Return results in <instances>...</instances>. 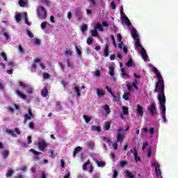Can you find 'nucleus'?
Masks as SVG:
<instances>
[{"instance_id": "obj_51", "label": "nucleus", "mask_w": 178, "mask_h": 178, "mask_svg": "<svg viewBox=\"0 0 178 178\" xmlns=\"http://www.w3.org/2000/svg\"><path fill=\"white\" fill-rule=\"evenodd\" d=\"M111 6L112 9L113 10L116 9V3H115V1H111Z\"/></svg>"}, {"instance_id": "obj_64", "label": "nucleus", "mask_w": 178, "mask_h": 178, "mask_svg": "<svg viewBox=\"0 0 178 178\" xmlns=\"http://www.w3.org/2000/svg\"><path fill=\"white\" fill-rule=\"evenodd\" d=\"M118 42H122V35H120V33H118Z\"/></svg>"}, {"instance_id": "obj_4", "label": "nucleus", "mask_w": 178, "mask_h": 178, "mask_svg": "<svg viewBox=\"0 0 178 178\" xmlns=\"http://www.w3.org/2000/svg\"><path fill=\"white\" fill-rule=\"evenodd\" d=\"M147 111L150 114V116H155V111H156V105H155L154 103H152L148 106Z\"/></svg>"}, {"instance_id": "obj_59", "label": "nucleus", "mask_w": 178, "mask_h": 178, "mask_svg": "<svg viewBox=\"0 0 178 178\" xmlns=\"http://www.w3.org/2000/svg\"><path fill=\"white\" fill-rule=\"evenodd\" d=\"M3 36L5 37V40H9V38H10L9 34L7 32H5L3 33Z\"/></svg>"}, {"instance_id": "obj_61", "label": "nucleus", "mask_w": 178, "mask_h": 178, "mask_svg": "<svg viewBox=\"0 0 178 178\" xmlns=\"http://www.w3.org/2000/svg\"><path fill=\"white\" fill-rule=\"evenodd\" d=\"M43 79H49V74L44 73L43 74Z\"/></svg>"}, {"instance_id": "obj_22", "label": "nucleus", "mask_w": 178, "mask_h": 178, "mask_svg": "<svg viewBox=\"0 0 178 178\" xmlns=\"http://www.w3.org/2000/svg\"><path fill=\"white\" fill-rule=\"evenodd\" d=\"M95 29L99 30V31H104V28L102 27L101 23H97L95 27Z\"/></svg>"}, {"instance_id": "obj_5", "label": "nucleus", "mask_w": 178, "mask_h": 178, "mask_svg": "<svg viewBox=\"0 0 178 178\" xmlns=\"http://www.w3.org/2000/svg\"><path fill=\"white\" fill-rule=\"evenodd\" d=\"M38 147L40 151H42V152H45V148H47V143L45 140H39L38 142Z\"/></svg>"}, {"instance_id": "obj_8", "label": "nucleus", "mask_w": 178, "mask_h": 178, "mask_svg": "<svg viewBox=\"0 0 178 178\" xmlns=\"http://www.w3.org/2000/svg\"><path fill=\"white\" fill-rule=\"evenodd\" d=\"M131 152L134 153V156L135 158L136 162H137V161L138 162L141 161V159H140V156H138V153L137 152V148L134 147V151L133 149H131Z\"/></svg>"}, {"instance_id": "obj_14", "label": "nucleus", "mask_w": 178, "mask_h": 178, "mask_svg": "<svg viewBox=\"0 0 178 178\" xmlns=\"http://www.w3.org/2000/svg\"><path fill=\"white\" fill-rule=\"evenodd\" d=\"M41 95L43 96L44 98L48 97V88L44 87L41 91Z\"/></svg>"}, {"instance_id": "obj_16", "label": "nucleus", "mask_w": 178, "mask_h": 178, "mask_svg": "<svg viewBox=\"0 0 178 178\" xmlns=\"http://www.w3.org/2000/svg\"><path fill=\"white\" fill-rule=\"evenodd\" d=\"M104 56L108 58L109 56V45L106 44L104 48Z\"/></svg>"}, {"instance_id": "obj_37", "label": "nucleus", "mask_w": 178, "mask_h": 178, "mask_svg": "<svg viewBox=\"0 0 178 178\" xmlns=\"http://www.w3.org/2000/svg\"><path fill=\"white\" fill-rule=\"evenodd\" d=\"M13 173H15V171L13 170H9L7 172V174L6 175V177H10V176H12V175H13Z\"/></svg>"}, {"instance_id": "obj_34", "label": "nucleus", "mask_w": 178, "mask_h": 178, "mask_svg": "<svg viewBox=\"0 0 178 178\" xmlns=\"http://www.w3.org/2000/svg\"><path fill=\"white\" fill-rule=\"evenodd\" d=\"M74 90H75V92H76L77 97H81V93L80 92V89L79 88V87L78 86H75L74 87Z\"/></svg>"}, {"instance_id": "obj_42", "label": "nucleus", "mask_w": 178, "mask_h": 178, "mask_svg": "<svg viewBox=\"0 0 178 178\" xmlns=\"http://www.w3.org/2000/svg\"><path fill=\"white\" fill-rule=\"evenodd\" d=\"M127 66L128 67L133 66V58H130L129 60H128V62L127 63Z\"/></svg>"}, {"instance_id": "obj_55", "label": "nucleus", "mask_w": 178, "mask_h": 178, "mask_svg": "<svg viewBox=\"0 0 178 178\" xmlns=\"http://www.w3.org/2000/svg\"><path fill=\"white\" fill-rule=\"evenodd\" d=\"M33 91H34V89H33V88L30 87V88L27 90L26 92H28V94H33Z\"/></svg>"}, {"instance_id": "obj_35", "label": "nucleus", "mask_w": 178, "mask_h": 178, "mask_svg": "<svg viewBox=\"0 0 178 178\" xmlns=\"http://www.w3.org/2000/svg\"><path fill=\"white\" fill-rule=\"evenodd\" d=\"M121 72H122V76H126L127 79H130V76L127 74V73H126V70H124V68H122Z\"/></svg>"}, {"instance_id": "obj_60", "label": "nucleus", "mask_w": 178, "mask_h": 178, "mask_svg": "<svg viewBox=\"0 0 178 178\" xmlns=\"http://www.w3.org/2000/svg\"><path fill=\"white\" fill-rule=\"evenodd\" d=\"M18 49H19V51L21 53L24 52V49H23V47H22V45H19V46H18Z\"/></svg>"}, {"instance_id": "obj_49", "label": "nucleus", "mask_w": 178, "mask_h": 178, "mask_svg": "<svg viewBox=\"0 0 178 178\" xmlns=\"http://www.w3.org/2000/svg\"><path fill=\"white\" fill-rule=\"evenodd\" d=\"M118 175H119V172H118V170H115L113 173V178L118 177Z\"/></svg>"}, {"instance_id": "obj_45", "label": "nucleus", "mask_w": 178, "mask_h": 178, "mask_svg": "<svg viewBox=\"0 0 178 178\" xmlns=\"http://www.w3.org/2000/svg\"><path fill=\"white\" fill-rule=\"evenodd\" d=\"M90 165V160H88L86 163H84L83 165V169L86 170L87 169V165Z\"/></svg>"}, {"instance_id": "obj_63", "label": "nucleus", "mask_w": 178, "mask_h": 178, "mask_svg": "<svg viewBox=\"0 0 178 178\" xmlns=\"http://www.w3.org/2000/svg\"><path fill=\"white\" fill-rule=\"evenodd\" d=\"M29 127H30V129H32V130H34V122H30Z\"/></svg>"}, {"instance_id": "obj_24", "label": "nucleus", "mask_w": 178, "mask_h": 178, "mask_svg": "<svg viewBox=\"0 0 178 178\" xmlns=\"http://www.w3.org/2000/svg\"><path fill=\"white\" fill-rule=\"evenodd\" d=\"M104 111L106 115H109V113H111V108L108 104L104 105Z\"/></svg>"}, {"instance_id": "obj_41", "label": "nucleus", "mask_w": 178, "mask_h": 178, "mask_svg": "<svg viewBox=\"0 0 178 178\" xmlns=\"http://www.w3.org/2000/svg\"><path fill=\"white\" fill-rule=\"evenodd\" d=\"M15 19H16V22H17V23H19V22H20V20H22V15H20V14H16Z\"/></svg>"}, {"instance_id": "obj_46", "label": "nucleus", "mask_w": 178, "mask_h": 178, "mask_svg": "<svg viewBox=\"0 0 178 178\" xmlns=\"http://www.w3.org/2000/svg\"><path fill=\"white\" fill-rule=\"evenodd\" d=\"M47 24H48V22H42L41 24H40V27L42 30H44L45 27H47Z\"/></svg>"}, {"instance_id": "obj_56", "label": "nucleus", "mask_w": 178, "mask_h": 178, "mask_svg": "<svg viewBox=\"0 0 178 178\" xmlns=\"http://www.w3.org/2000/svg\"><path fill=\"white\" fill-rule=\"evenodd\" d=\"M105 88H106V90H107L108 92H109V94H111V95H112V94H113V92H112V90H111L109 88V86H106Z\"/></svg>"}, {"instance_id": "obj_43", "label": "nucleus", "mask_w": 178, "mask_h": 178, "mask_svg": "<svg viewBox=\"0 0 178 178\" xmlns=\"http://www.w3.org/2000/svg\"><path fill=\"white\" fill-rule=\"evenodd\" d=\"M1 56H2V58H3L4 60L6 62H8V57L6 56V53L5 52H1Z\"/></svg>"}, {"instance_id": "obj_25", "label": "nucleus", "mask_w": 178, "mask_h": 178, "mask_svg": "<svg viewBox=\"0 0 178 178\" xmlns=\"http://www.w3.org/2000/svg\"><path fill=\"white\" fill-rule=\"evenodd\" d=\"M136 48H141L143 49V45L140 42V39H135Z\"/></svg>"}, {"instance_id": "obj_33", "label": "nucleus", "mask_w": 178, "mask_h": 178, "mask_svg": "<svg viewBox=\"0 0 178 178\" xmlns=\"http://www.w3.org/2000/svg\"><path fill=\"white\" fill-rule=\"evenodd\" d=\"M83 119L85 120L86 123H90L91 121V117L88 115H83Z\"/></svg>"}, {"instance_id": "obj_23", "label": "nucleus", "mask_w": 178, "mask_h": 178, "mask_svg": "<svg viewBox=\"0 0 178 178\" xmlns=\"http://www.w3.org/2000/svg\"><path fill=\"white\" fill-rule=\"evenodd\" d=\"M122 20L125 22L127 26H131V22H130V19H129V18L127 16H124V18H122Z\"/></svg>"}, {"instance_id": "obj_36", "label": "nucleus", "mask_w": 178, "mask_h": 178, "mask_svg": "<svg viewBox=\"0 0 178 178\" xmlns=\"http://www.w3.org/2000/svg\"><path fill=\"white\" fill-rule=\"evenodd\" d=\"M91 34H92V37H97L98 34V31H97V29H94L92 31H91Z\"/></svg>"}, {"instance_id": "obj_29", "label": "nucleus", "mask_w": 178, "mask_h": 178, "mask_svg": "<svg viewBox=\"0 0 178 178\" xmlns=\"http://www.w3.org/2000/svg\"><path fill=\"white\" fill-rule=\"evenodd\" d=\"M9 156V152L8 150H3V158L6 159Z\"/></svg>"}, {"instance_id": "obj_50", "label": "nucleus", "mask_w": 178, "mask_h": 178, "mask_svg": "<svg viewBox=\"0 0 178 178\" xmlns=\"http://www.w3.org/2000/svg\"><path fill=\"white\" fill-rule=\"evenodd\" d=\"M27 34L30 38H34V34H33V33H31V31H30L29 30L27 31Z\"/></svg>"}, {"instance_id": "obj_11", "label": "nucleus", "mask_w": 178, "mask_h": 178, "mask_svg": "<svg viewBox=\"0 0 178 178\" xmlns=\"http://www.w3.org/2000/svg\"><path fill=\"white\" fill-rule=\"evenodd\" d=\"M131 36L134 40H137L138 39V35L137 34V30L136 29L133 28L131 31Z\"/></svg>"}, {"instance_id": "obj_38", "label": "nucleus", "mask_w": 178, "mask_h": 178, "mask_svg": "<svg viewBox=\"0 0 178 178\" xmlns=\"http://www.w3.org/2000/svg\"><path fill=\"white\" fill-rule=\"evenodd\" d=\"M147 158H151V155H152V149L151 148L147 149Z\"/></svg>"}, {"instance_id": "obj_47", "label": "nucleus", "mask_w": 178, "mask_h": 178, "mask_svg": "<svg viewBox=\"0 0 178 178\" xmlns=\"http://www.w3.org/2000/svg\"><path fill=\"white\" fill-rule=\"evenodd\" d=\"M137 84H138V81H135L132 83V86L134 87L135 90H138V87H137Z\"/></svg>"}, {"instance_id": "obj_62", "label": "nucleus", "mask_w": 178, "mask_h": 178, "mask_svg": "<svg viewBox=\"0 0 178 178\" xmlns=\"http://www.w3.org/2000/svg\"><path fill=\"white\" fill-rule=\"evenodd\" d=\"M65 55H67V56H71L72 55V50L69 49V50H66L65 51Z\"/></svg>"}, {"instance_id": "obj_53", "label": "nucleus", "mask_w": 178, "mask_h": 178, "mask_svg": "<svg viewBox=\"0 0 178 178\" xmlns=\"http://www.w3.org/2000/svg\"><path fill=\"white\" fill-rule=\"evenodd\" d=\"M75 49H76V53L78 54V55L81 56V51L80 50V49L79 48L78 46H76L75 47Z\"/></svg>"}, {"instance_id": "obj_10", "label": "nucleus", "mask_w": 178, "mask_h": 178, "mask_svg": "<svg viewBox=\"0 0 178 178\" xmlns=\"http://www.w3.org/2000/svg\"><path fill=\"white\" fill-rule=\"evenodd\" d=\"M139 52L145 62H147V51H145V49H144V47H142L141 50Z\"/></svg>"}, {"instance_id": "obj_52", "label": "nucleus", "mask_w": 178, "mask_h": 178, "mask_svg": "<svg viewBox=\"0 0 178 178\" xmlns=\"http://www.w3.org/2000/svg\"><path fill=\"white\" fill-rule=\"evenodd\" d=\"M81 149H83V148L80 146H78L74 149V151H75V152H77V154H78V152H80V151H81Z\"/></svg>"}, {"instance_id": "obj_28", "label": "nucleus", "mask_w": 178, "mask_h": 178, "mask_svg": "<svg viewBox=\"0 0 178 178\" xmlns=\"http://www.w3.org/2000/svg\"><path fill=\"white\" fill-rule=\"evenodd\" d=\"M88 30V26L86 24H84L81 26V31L82 33H86Z\"/></svg>"}, {"instance_id": "obj_9", "label": "nucleus", "mask_w": 178, "mask_h": 178, "mask_svg": "<svg viewBox=\"0 0 178 178\" xmlns=\"http://www.w3.org/2000/svg\"><path fill=\"white\" fill-rule=\"evenodd\" d=\"M136 111H137V114L140 115V118H143V116H144V111H143V106H140V104H138L136 106Z\"/></svg>"}, {"instance_id": "obj_19", "label": "nucleus", "mask_w": 178, "mask_h": 178, "mask_svg": "<svg viewBox=\"0 0 178 178\" xmlns=\"http://www.w3.org/2000/svg\"><path fill=\"white\" fill-rule=\"evenodd\" d=\"M122 98L125 100V101H129L130 99V92H124V95H122Z\"/></svg>"}, {"instance_id": "obj_40", "label": "nucleus", "mask_w": 178, "mask_h": 178, "mask_svg": "<svg viewBox=\"0 0 178 178\" xmlns=\"http://www.w3.org/2000/svg\"><path fill=\"white\" fill-rule=\"evenodd\" d=\"M126 165H127V161L122 160L120 162V165L121 166V168H124V166H126Z\"/></svg>"}, {"instance_id": "obj_15", "label": "nucleus", "mask_w": 178, "mask_h": 178, "mask_svg": "<svg viewBox=\"0 0 178 178\" xmlns=\"http://www.w3.org/2000/svg\"><path fill=\"white\" fill-rule=\"evenodd\" d=\"M15 93L18 95V97H19V98H22V99H26V98H27V96L19 90H16Z\"/></svg>"}, {"instance_id": "obj_39", "label": "nucleus", "mask_w": 178, "mask_h": 178, "mask_svg": "<svg viewBox=\"0 0 178 178\" xmlns=\"http://www.w3.org/2000/svg\"><path fill=\"white\" fill-rule=\"evenodd\" d=\"M19 5L21 8H24V6H26V1H24V0H19Z\"/></svg>"}, {"instance_id": "obj_7", "label": "nucleus", "mask_w": 178, "mask_h": 178, "mask_svg": "<svg viewBox=\"0 0 178 178\" xmlns=\"http://www.w3.org/2000/svg\"><path fill=\"white\" fill-rule=\"evenodd\" d=\"M30 152H33V154H34V155H35V156H33V159L34 161H40V157L38 156V155H41V152L36 151L34 149H31Z\"/></svg>"}, {"instance_id": "obj_21", "label": "nucleus", "mask_w": 178, "mask_h": 178, "mask_svg": "<svg viewBox=\"0 0 178 178\" xmlns=\"http://www.w3.org/2000/svg\"><path fill=\"white\" fill-rule=\"evenodd\" d=\"M109 74L111 77L115 76V67L113 66L109 67Z\"/></svg>"}, {"instance_id": "obj_44", "label": "nucleus", "mask_w": 178, "mask_h": 178, "mask_svg": "<svg viewBox=\"0 0 178 178\" xmlns=\"http://www.w3.org/2000/svg\"><path fill=\"white\" fill-rule=\"evenodd\" d=\"M92 41H94V39L92 38H88V39H87V44H88V45H91V44H92Z\"/></svg>"}, {"instance_id": "obj_1", "label": "nucleus", "mask_w": 178, "mask_h": 178, "mask_svg": "<svg viewBox=\"0 0 178 178\" xmlns=\"http://www.w3.org/2000/svg\"><path fill=\"white\" fill-rule=\"evenodd\" d=\"M153 72L157 77V82L155 85L154 92H159V102H166V96H165V82L163 77L158 69L155 67L152 69Z\"/></svg>"}, {"instance_id": "obj_57", "label": "nucleus", "mask_w": 178, "mask_h": 178, "mask_svg": "<svg viewBox=\"0 0 178 178\" xmlns=\"http://www.w3.org/2000/svg\"><path fill=\"white\" fill-rule=\"evenodd\" d=\"M122 49H123L124 54H127V52H129V49H127V47H126V46H123Z\"/></svg>"}, {"instance_id": "obj_26", "label": "nucleus", "mask_w": 178, "mask_h": 178, "mask_svg": "<svg viewBox=\"0 0 178 178\" xmlns=\"http://www.w3.org/2000/svg\"><path fill=\"white\" fill-rule=\"evenodd\" d=\"M92 130L93 131H98V132H99V131H101V127H99V126L96 127L95 125H92Z\"/></svg>"}, {"instance_id": "obj_31", "label": "nucleus", "mask_w": 178, "mask_h": 178, "mask_svg": "<svg viewBox=\"0 0 178 178\" xmlns=\"http://www.w3.org/2000/svg\"><path fill=\"white\" fill-rule=\"evenodd\" d=\"M122 112L123 114L127 115H129V108L126 107V106H123L122 107Z\"/></svg>"}, {"instance_id": "obj_48", "label": "nucleus", "mask_w": 178, "mask_h": 178, "mask_svg": "<svg viewBox=\"0 0 178 178\" xmlns=\"http://www.w3.org/2000/svg\"><path fill=\"white\" fill-rule=\"evenodd\" d=\"M19 86H20L22 88H26L27 87V86H26V84L22 81L19 82Z\"/></svg>"}, {"instance_id": "obj_32", "label": "nucleus", "mask_w": 178, "mask_h": 178, "mask_svg": "<svg viewBox=\"0 0 178 178\" xmlns=\"http://www.w3.org/2000/svg\"><path fill=\"white\" fill-rule=\"evenodd\" d=\"M126 176L128 178H134V175L131 173V172L130 171H126Z\"/></svg>"}, {"instance_id": "obj_18", "label": "nucleus", "mask_w": 178, "mask_h": 178, "mask_svg": "<svg viewBox=\"0 0 178 178\" xmlns=\"http://www.w3.org/2000/svg\"><path fill=\"white\" fill-rule=\"evenodd\" d=\"M6 133L8 134H10L12 137H14L15 138H17V134H15V131L10 129H6Z\"/></svg>"}, {"instance_id": "obj_6", "label": "nucleus", "mask_w": 178, "mask_h": 178, "mask_svg": "<svg viewBox=\"0 0 178 178\" xmlns=\"http://www.w3.org/2000/svg\"><path fill=\"white\" fill-rule=\"evenodd\" d=\"M152 165L154 166L156 177L159 178V176H162V172L161 171V168H159V164H156L154 163Z\"/></svg>"}, {"instance_id": "obj_20", "label": "nucleus", "mask_w": 178, "mask_h": 178, "mask_svg": "<svg viewBox=\"0 0 178 178\" xmlns=\"http://www.w3.org/2000/svg\"><path fill=\"white\" fill-rule=\"evenodd\" d=\"M104 130H106L107 131L108 130H111V123L109 122H106L104 124Z\"/></svg>"}, {"instance_id": "obj_58", "label": "nucleus", "mask_w": 178, "mask_h": 178, "mask_svg": "<svg viewBox=\"0 0 178 178\" xmlns=\"http://www.w3.org/2000/svg\"><path fill=\"white\" fill-rule=\"evenodd\" d=\"M33 143V138L31 136H28V144H31Z\"/></svg>"}, {"instance_id": "obj_12", "label": "nucleus", "mask_w": 178, "mask_h": 178, "mask_svg": "<svg viewBox=\"0 0 178 178\" xmlns=\"http://www.w3.org/2000/svg\"><path fill=\"white\" fill-rule=\"evenodd\" d=\"M112 97H113V102H119L120 101V94L118 93L117 95L115 94H111Z\"/></svg>"}, {"instance_id": "obj_30", "label": "nucleus", "mask_w": 178, "mask_h": 178, "mask_svg": "<svg viewBox=\"0 0 178 178\" xmlns=\"http://www.w3.org/2000/svg\"><path fill=\"white\" fill-rule=\"evenodd\" d=\"M24 19L26 24L31 26L30 22H29V16L27 15V13H24Z\"/></svg>"}, {"instance_id": "obj_3", "label": "nucleus", "mask_w": 178, "mask_h": 178, "mask_svg": "<svg viewBox=\"0 0 178 178\" xmlns=\"http://www.w3.org/2000/svg\"><path fill=\"white\" fill-rule=\"evenodd\" d=\"M160 104V106L161 108V118L163 120V123H166V122H168V120H166V102H163L159 103Z\"/></svg>"}, {"instance_id": "obj_17", "label": "nucleus", "mask_w": 178, "mask_h": 178, "mask_svg": "<svg viewBox=\"0 0 178 178\" xmlns=\"http://www.w3.org/2000/svg\"><path fill=\"white\" fill-rule=\"evenodd\" d=\"M97 94L98 95V97H104L105 95V92H104V90L99 89V88H97Z\"/></svg>"}, {"instance_id": "obj_54", "label": "nucleus", "mask_w": 178, "mask_h": 178, "mask_svg": "<svg viewBox=\"0 0 178 178\" xmlns=\"http://www.w3.org/2000/svg\"><path fill=\"white\" fill-rule=\"evenodd\" d=\"M95 74L97 77H99V76H101V71H99V70H97L95 72Z\"/></svg>"}, {"instance_id": "obj_2", "label": "nucleus", "mask_w": 178, "mask_h": 178, "mask_svg": "<svg viewBox=\"0 0 178 178\" xmlns=\"http://www.w3.org/2000/svg\"><path fill=\"white\" fill-rule=\"evenodd\" d=\"M37 16L40 20L47 19V10L44 6H40L37 10Z\"/></svg>"}, {"instance_id": "obj_27", "label": "nucleus", "mask_w": 178, "mask_h": 178, "mask_svg": "<svg viewBox=\"0 0 178 178\" xmlns=\"http://www.w3.org/2000/svg\"><path fill=\"white\" fill-rule=\"evenodd\" d=\"M96 163L99 168H104L105 165H106L105 162L102 161H96Z\"/></svg>"}, {"instance_id": "obj_13", "label": "nucleus", "mask_w": 178, "mask_h": 178, "mask_svg": "<svg viewBox=\"0 0 178 178\" xmlns=\"http://www.w3.org/2000/svg\"><path fill=\"white\" fill-rule=\"evenodd\" d=\"M124 138V135L123 134H118L117 143H122Z\"/></svg>"}]
</instances>
